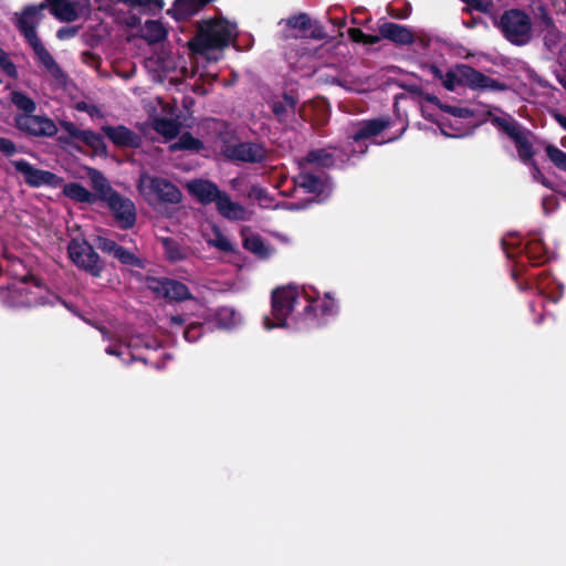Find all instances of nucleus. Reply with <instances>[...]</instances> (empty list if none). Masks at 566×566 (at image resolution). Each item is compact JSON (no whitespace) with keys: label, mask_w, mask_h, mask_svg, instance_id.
I'll use <instances>...</instances> for the list:
<instances>
[{"label":"nucleus","mask_w":566,"mask_h":566,"mask_svg":"<svg viewBox=\"0 0 566 566\" xmlns=\"http://www.w3.org/2000/svg\"><path fill=\"white\" fill-rule=\"evenodd\" d=\"M486 116L495 128L504 133L514 143L518 159L531 168L534 181L541 184L547 189H554L553 182L545 177L539 166L534 160L536 150L530 139V137L533 136V133L510 114H505V116L501 117L494 115L492 112H488Z\"/></svg>","instance_id":"f257e3e1"},{"label":"nucleus","mask_w":566,"mask_h":566,"mask_svg":"<svg viewBox=\"0 0 566 566\" xmlns=\"http://www.w3.org/2000/svg\"><path fill=\"white\" fill-rule=\"evenodd\" d=\"M237 24L223 17L197 21L196 33L188 41L189 51L196 55L209 56L210 52L223 51L237 40Z\"/></svg>","instance_id":"f03ea898"},{"label":"nucleus","mask_w":566,"mask_h":566,"mask_svg":"<svg viewBox=\"0 0 566 566\" xmlns=\"http://www.w3.org/2000/svg\"><path fill=\"white\" fill-rule=\"evenodd\" d=\"M493 24L504 39L516 46H524L533 39V23L528 13L521 9L505 10L500 18L495 15Z\"/></svg>","instance_id":"7ed1b4c3"},{"label":"nucleus","mask_w":566,"mask_h":566,"mask_svg":"<svg viewBox=\"0 0 566 566\" xmlns=\"http://www.w3.org/2000/svg\"><path fill=\"white\" fill-rule=\"evenodd\" d=\"M300 292L296 286L287 285L276 287L271 294V314L273 319L265 316L263 326L270 331L275 327H286L287 317L298 303Z\"/></svg>","instance_id":"20e7f679"},{"label":"nucleus","mask_w":566,"mask_h":566,"mask_svg":"<svg viewBox=\"0 0 566 566\" xmlns=\"http://www.w3.org/2000/svg\"><path fill=\"white\" fill-rule=\"evenodd\" d=\"M67 253L71 261L84 272L94 277H99L104 271L105 263L92 244L85 239L73 238L67 244Z\"/></svg>","instance_id":"39448f33"},{"label":"nucleus","mask_w":566,"mask_h":566,"mask_svg":"<svg viewBox=\"0 0 566 566\" xmlns=\"http://www.w3.org/2000/svg\"><path fill=\"white\" fill-rule=\"evenodd\" d=\"M221 154L233 163L262 164L268 159V149L256 142L224 143Z\"/></svg>","instance_id":"423d86ee"},{"label":"nucleus","mask_w":566,"mask_h":566,"mask_svg":"<svg viewBox=\"0 0 566 566\" xmlns=\"http://www.w3.org/2000/svg\"><path fill=\"white\" fill-rule=\"evenodd\" d=\"M13 125L30 138L53 137L57 133L55 123L45 115H14Z\"/></svg>","instance_id":"0eeeda50"},{"label":"nucleus","mask_w":566,"mask_h":566,"mask_svg":"<svg viewBox=\"0 0 566 566\" xmlns=\"http://www.w3.org/2000/svg\"><path fill=\"white\" fill-rule=\"evenodd\" d=\"M138 188L140 190L147 189L148 193L155 196L159 202L177 205L182 199L180 189L163 177L143 174L139 178Z\"/></svg>","instance_id":"6e6552de"},{"label":"nucleus","mask_w":566,"mask_h":566,"mask_svg":"<svg viewBox=\"0 0 566 566\" xmlns=\"http://www.w3.org/2000/svg\"><path fill=\"white\" fill-rule=\"evenodd\" d=\"M147 287L158 297L168 302H182L193 300L189 287L180 281L169 277L147 276Z\"/></svg>","instance_id":"1a4fd4ad"},{"label":"nucleus","mask_w":566,"mask_h":566,"mask_svg":"<svg viewBox=\"0 0 566 566\" xmlns=\"http://www.w3.org/2000/svg\"><path fill=\"white\" fill-rule=\"evenodd\" d=\"M15 171L23 175L24 182L31 188L61 187L64 179L56 174L34 167L25 159L10 160Z\"/></svg>","instance_id":"9d476101"},{"label":"nucleus","mask_w":566,"mask_h":566,"mask_svg":"<svg viewBox=\"0 0 566 566\" xmlns=\"http://www.w3.org/2000/svg\"><path fill=\"white\" fill-rule=\"evenodd\" d=\"M108 209L112 212L115 222L122 230H129L136 224V207L135 203L119 192H114L107 200Z\"/></svg>","instance_id":"9b49d317"},{"label":"nucleus","mask_w":566,"mask_h":566,"mask_svg":"<svg viewBox=\"0 0 566 566\" xmlns=\"http://www.w3.org/2000/svg\"><path fill=\"white\" fill-rule=\"evenodd\" d=\"M22 285L14 287L9 295V300L13 306L32 307L40 305L42 297L40 291L42 285L38 279L27 275L22 279Z\"/></svg>","instance_id":"f8f14e48"},{"label":"nucleus","mask_w":566,"mask_h":566,"mask_svg":"<svg viewBox=\"0 0 566 566\" xmlns=\"http://www.w3.org/2000/svg\"><path fill=\"white\" fill-rule=\"evenodd\" d=\"M94 242L98 250H101L103 253L112 255L120 264L137 269L145 268V261L142 258L118 244L114 240L97 235Z\"/></svg>","instance_id":"ddd939ff"},{"label":"nucleus","mask_w":566,"mask_h":566,"mask_svg":"<svg viewBox=\"0 0 566 566\" xmlns=\"http://www.w3.org/2000/svg\"><path fill=\"white\" fill-rule=\"evenodd\" d=\"M61 126L65 132H67L70 137L84 143L96 155H107V147L101 134L90 129H81L72 122H62Z\"/></svg>","instance_id":"4468645a"},{"label":"nucleus","mask_w":566,"mask_h":566,"mask_svg":"<svg viewBox=\"0 0 566 566\" xmlns=\"http://www.w3.org/2000/svg\"><path fill=\"white\" fill-rule=\"evenodd\" d=\"M102 130L117 147L139 148L142 145V137L124 125H105Z\"/></svg>","instance_id":"2eb2a0df"},{"label":"nucleus","mask_w":566,"mask_h":566,"mask_svg":"<svg viewBox=\"0 0 566 566\" xmlns=\"http://www.w3.org/2000/svg\"><path fill=\"white\" fill-rule=\"evenodd\" d=\"M465 72L462 77L469 83L471 90L504 92L510 88L506 83L492 78L474 67Z\"/></svg>","instance_id":"dca6fc26"},{"label":"nucleus","mask_w":566,"mask_h":566,"mask_svg":"<svg viewBox=\"0 0 566 566\" xmlns=\"http://www.w3.org/2000/svg\"><path fill=\"white\" fill-rule=\"evenodd\" d=\"M391 125V118L389 116H380L371 119L361 120L357 124V128L352 135L354 142L359 143L361 140L376 137Z\"/></svg>","instance_id":"f3484780"},{"label":"nucleus","mask_w":566,"mask_h":566,"mask_svg":"<svg viewBox=\"0 0 566 566\" xmlns=\"http://www.w3.org/2000/svg\"><path fill=\"white\" fill-rule=\"evenodd\" d=\"M379 34L396 45H411L415 42L413 32L406 25L394 22H384L379 25Z\"/></svg>","instance_id":"a211bd4d"},{"label":"nucleus","mask_w":566,"mask_h":566,"mask_svg":"<svg viewBox=\"0 0 566 566\" xmlns=\"http://www.w3.org/2000/svg\"><path fill=\"white\" fill-rule=\"evenodd\" d=\"M335 314H337V305L331 293H325L319 304H316V300L308 297L307 304L303 310V315L314 321H319L325 316H333ZM317 323L318 325L321 324L319 322Z\"/></svg>","instance_id":"6ab92c4d"},{"label":"nucleus","mask_w":566,"mask_h":566,"mask_svg":"<svg viewBox=\"0 0 566 566\" xmlns=\"http://www.w3.org/2000/svg\"><path fill=\"white\" fill-rule=\"evenodd\" d=\"M190 193L197 198V200L207 206L212 202L216 203L222 190L210 180L197 179L188 185Z\"/></svg>","instance_id":"aec40b11"},{"label":"nucleus","mask_w":566,"mask_h":566,"mask_svg":"<svg viewBox=\"0 0 566 566\" xmlns=\"http://www.w3.org/2000/svg\"><path fill=\"white\" fill-rule=\"evenodd\" d=\"M212 0H175L172 7L167 11L176 21H185L197 14Z\"/></svg>","instance_id":"412c9836"},{"label":"nucleus","mask_w":566,"mask_h":566,"mask_svg":"<svg viewBox=\"0 0 566 566\" xmlns=\"http://www.w3.org/2000/svg\"><path fill=\"white\" fill-rule=\"evenodd\" d=\"M216 206L218 212L226 219L233 221H243L247 219L245 208L238 202H233L226 191H221L216 201Z\"/></svg>","instance_id":"4be33fe9"},{"label":"nucleus","mask_w":566,"mask_h":566,"mask_svg":"<svg viewBox=\"0 0 566 566\" xmlns=\"http://www.w3.org/2000/svg\"><path fill=\"white\" fill-rule=\"evenodd\" d=\"M165 259L169 263H177L187 260L191 255V249L176 240L175 238L166 237L160 239Z\"/></svg>","instance_id":"5701e85b"},{"label":"nucleus","mask_w":566,"mask_h":566,"mask_svg":"<svg viewBox=\"0 0 566 566\" xmlns=\"http://www.w3.org/2000/svg\"><path fill=\"white\" fill-rule=\"evenodd\" d=\"M282 97V101H274L270 106L275 119L280 124H285L287 117L295 114L298 99L292 93H283Z\"/></svg>","instance_id":"b1692460"},{"label":"nucleus","mask_w":566,"mask_h":566,"mask_svg":"<svg viewBox=\"0 0 566 566\" xmlns=\"http://www.w3.org/2000/svg\"><path fill=\"white\" fill-rule=\"evenodd\" d=\"M62 193L71 200L80 203L93 205L97 201V196H95V193L87 190L82 184L75 181L65 184Z\"/></svg>","instance_id":"393cba45"},{"label":"nucleus","mask_w":566,"mask_h":566,"mask_svg":"<svg viewBox=\"0 0 566 566\" xmlns=\"http://www.w3.org/2000/svg\"><path fill=\"white\" fill-rule=\"evenodd\" d=\"M88 177L92 188L96 191L95 196H97V200L105 202L107 197L116 192L99 170L90 168Z\"/></svg>","instance_id":"a878e982"},{"label":"nucleus","mask_w":566,"mask_h":566,"mask_svg":"<svg viewBox=\"0 0 566 566\" xmlns=\"http://www.w3.org/2000/svg\"><path fill=\"white\" fill-rule=\"evenodd\" d=\"M524 252L534 266L542 265L548 261L547 248L541 239L530 240L524 248Z\"/></svg>","instance_id":"bb28decb"},{"label":"nucleus","mask_w":566,"mask_h":566,"mask_svg":"<svg viewBox=\"0 0 566 566\" xmlns=\"http://www.w3.org/2000/svg\"><path fill=\"white\" fill-rule=\"evenodd\" d=\"M46 8L45 3H40L39 6L30 4L27 6L22 13L17 18L15 25L18 30L21 32V27H33L36 29V24L39 23L41 11Z\"/></svg>","instance_id":"cd10ccee"},{"label":"nucleus","mask_w":566,"mask_h":566,"mask_svg":"<svg viewBox=\"0 0 566 566\" xmlns=\"http://www.w3.org/2000/svg\"><path fill=\"white\" fill-rule=\"evenodd\" d=\"M51 4L52 13L61 21L72 22L77 19V12L69 0H48Z\"/></svg>","instance_id":"c85d7f7f"},{"label":"nucleus","mask_w":566,"mask_h":566,"mask_svg":"<svg viewBox=\"0 0 566 566\" xmlns=\"http://www.w3.org/2000/svg\"><path fill=\"white\" fill-rule=\"evenodd\" d=\"M473 67L468 64H458L454 71H448L442 80L443 87L451 92L455 90L457 85L469 87V83L465 82L462 77V75H464V73H467L465 71Z\"/></svg>","instance_id":"c756f323"},{"label":"nucleus","mask_w":566,"mask_h":566,"mask_svg":"<svg viewBox=\"0 0 566 566\" xmlns=\"http://www.w3.org/2000/svg\"><path fill=\"white\" fill-rule=\"evenodd\" d=\"M11 103L18 108L15 115H32L36 111V103L29 95L21 91H12L10 94Z\"/></svg>","instance_id":"7c9ffc66"},{"label":"nucleus","mask_w":566,"mask_h":566,"mask_svg":"<svg viewBox=\"0 0 566 566\" xmlns=\"http://www.w3.org/2000/svg\"><path fill=\"white\" fill-rule=\"evenodd\" d=\"M304 161L322 168H329L335 165V156L325 148L312 149L304 157Z\"/></svg>","instance_id":"2f4dec72"},{"label":"nucleus","mask_w":566,"mask_h":566,"mask_svg":"<svg viewBox=\"0 0 566 566\" xmlns=\"http://www.w3.org/2000/svg\"><path fill=\"white\" fill-rule=\"evenodd\" d=\"M298 186L303 188L306 192L319 196L324 191V182L323 180L311 172H302L297 178Z\"/></svg>","instance_id":"473e14b6"},{"label":"nucleus","mask_w":566,"mask_h":566,"mask_svg":"<svg viewBox=\"0 0 566 566\" xmlns=\"http://www.w3.org/2000/svg\"><path fill=\"white\" fill-rule=\"evenodd\" d=\"M243 248L260 259L270 256V249L265 245L264 240L259 234H251L243 239Z\"/></svg>","instance_id":"72a5a7b5"},{"label":"nucleus","mask_w":566,"mask_h":566,"mask_svg":"<svg viewBox=\"0 0 566 566\" xmlns=\"http://www.w3.org/2000/svg\"><path fill=\"white\" fill-rule=\"evenodd\" d=\"M154 129L167 139L177 137L180 132L179 124L175 119L167 117L155 119Z\"/></svg>","instance_id":"f704fd0d"},{"label":"nucleus","mask_w":566,"mask_h":566,"mask_svg":"<svg viewBox=\"0 0 566 566\" xmlns=\"http://www.w3.org/2000/svg\"><path fill=\"white\" fill-rule=\"evenodd\" d=\"M145 28V39L150 44L160 43L167 38V30L164 28L160 21L147 20Z\"/></svg>","instance_id":"c9c22d12"},{"label":"nucleus","mask_w":566,"mask_h":566,"mask_svg":"<svg viewBox=\"0 0 566 566\" xmlns=\"http://www.w3.org/2000/svg\"><path fill=\"white\" fill-rule=\"evenodd\" d=\"M39 63L43 65V67L50 72L53 76H57L62 73L61 67L55 62L54 57L51 55V53L45 49L44 45L33 50Z\"/></svg>","instance_id":"e433bc0d"},{"label":"nucleus","mask_w":566,"mask_h":566,"mask_svg":"<svg viewBox=\"0 0 566 566\" xmlns=\"http://www.w3.org/2000/svg\"><path fill=\"white\" fill-rule=\"evenodd\" d=\"M170 148L171 150H190L198 153L203 149V143L199 138L193 137L189 132H186Z\"/></svg>","instance_id":"4c0bfd02"},{"label":"nucleus","mask_w":566,"mask_h":566,"mask_svg":"<svg viewBox=\"0 0 566 566\" xmlns=\"http://www.w3.org/2000/svg\"><path fill=\"white\" fill-rule=\"evenodd\" d=\"M216 321L220 327L230 328L238 322V313L229 306H221L216 311Z\"/></svg>","instance_id":"58836bf2"},{"label":"nucleus","mask_w":566,"mask_h":566,"mask_svg":"<svg viewBox=\"0 0 566 566\" xmlns=\"http://www.w3.org/2000/svg\"><path fill=\"white\" fill-rule=\"evenodd\" d=\"M545 153L551 163L559 170L566 172V153L553 144L545 146Z\"/></svg>","instance_id":"ea45409f"},{"label":"nucleus","mask_w":566,"mask_h":566,"mask_svg":"<svg viewBox=\"0 0 566 566\" xmlns=\"http://www.w3.org/2000/svg\"><path fill=\"white\" fill-rule=\"evenodd\" d=\"M536 18L542 31L549 30L551 33L556 34V24L546 7L539 6L537 8Z\"/></svg>","instance_id":"a19ab883"},{"label":"nucleus","mask_w":566,"mask_h":566,"mask_svg":"<svg viewBox=\"0 0 566 566\" xmlns=\"http://www.w3.org/2000/svg\"><path fill=\"white\" fill-rule=\"evenodd\" d=\"M205 333V324L192 322L186 325L184 329V338L189 343H195L201 338Z\"/></svg>","instance_id":"79ce46f5"},{"label":"nucleus","mask_w":566,"mask_h":566,"mask_svg":"<svg viewBox=\"0 0 566 566\" xmlns=\"http://www.w3.org/2000/svg\"><path fill=\"white\" fill-rule=\"evenodd\" d=\"M0 67L6 75L12 80L18 78L19 73L15 64L9 57V54L0 46Z\"/></svg>","instance_id":"37998d69"},{"label":"nucleus","mask_w":566,"mask_h":566,"mask_svg":"<svg viewBox=\"0 0 566 566\" xmlns=\"http://www.w3.org/2000/svg\"><path fill=\"white\" fill-rule=\"evenodd\" d=\"M24 153L23 146H18L12 139L0 137V154L11 158L17 154Z\"/></svg>","instance_id":"c03bdc74"},{"label":"nucleus","mask_w":566,"mask_h":566,"mask_svg":"<svg viewBox=\"0 0 566 566\" xmlns=\"http://www.w3.org/2000/svg\"><path fill=\"white\" fill-rule=\"evenodd\" d=\"M287 25L301 31H307L312 28V20L306 13H300L287 19Z\"/></svg>","instance_id":"a18cd8bd"},{"label":"nucleus","mask_w":566,"mask_h":566,"mask_svg":"<svg viewBox=\"0 0 566 566\" xmlns=\"http://www.w3.org/2000/svg\"><path fill=\"white\" fill-rule=\"evenodd\" d=\"M209 244L217 248L218 250H220L222 252L230 253V252L234 251L233 244L218 229L216 230L214 239L210 240Z\"/></svg>","instance_id":"49530a36"},{"label":"nucleus","mask_w":566,"mask_h":566,"mask_svg":"<svg viewBox=\"0 0 566 566\" xmlns=\"http://www.w3.org/2000/svg\"><path fill=\"white\" fill-rule=\"evenodd\" d=\"M25 41L30 44V46L32 48V50H35L40 46H42V42L41 40L39 39L38 34H36V29L33 28V27H21V32H20Z\"/></svg>","instance_id":"de8ad7c7"},{"label":"nucleus","mask_w":566,"mask_h":566,"mask_svg":"<svg viewBox=\"0 0 566 566\" xmlns=\"http://www.w3.org/2000/svg\"><path fill=\"white\" fill-rule=\"evenodd\" d=\"M443 112L458 118H470L473 112L468 107H459L447 104L443 106Z\"/></svg>","instance_id":"09e8293b"},{"label":"nucleus","mask_w":566,"mask_h":566,"mask_svg":"<svg viewBox=\"0 0 566 566\" xmlns=\"http://www.w3.org/2000/svg\"><path fill=\"white\" fill-rule=\"evenodd\" d=\"M469 8L465 9V11H470V9L490 14L493 9V2L491 0L483 1V0H471Z\"/></svg>","instance_id":"8fccbe9b"},{"label":"nucleus","mask_w":566,"mask_h":566,"mask_svg":"<svg viewBox=\"0 0 566 566\" xmlns=\"http://www.w3.org/2000/svg\"><path fill=\"white\" fill-rule=\"evenodd\" d=\"M120 2L128 4L130 7H146L149 4L156 6L158 9L164 8V0H119Z\"/></svg>","instance_id":"3c124183"},{"label":"nucleus","mask_w":566,"mask_h":566,"mask_svg":"<svg viewBox=\"0 0 566 566\" xmlns=\"http://www.w3.org/2000/svg\"><path fill=\"white\" fill-rule=\"evenodd\" d=\"M544 43L548 49H552L553 45H556L557 42L560 40V31L556 27V34L551 33L549 30H544Z\"/></svg>","instance_id":"603ef678"},{"label":"nucleus","mask_w":566,"mask_h":566,"mask_svg":"<svg viewBox=\"0 0 566 566\" xmlns=\"http://www.w3.org/2000/svg\"><path fill=\"white\" fill-rule=\"evenodd\" d=\"M365 32L359 28H350L348 29V36L353 42L364 43L365 41Z\"/></svg>","instance_id":"864d4df0"},{"label":"nucleus","mask_w":566,"mask_h":566,"mask_svg":"<svg viewBox=\"0 0 566 566\" xmlns=\"http://www.w3.org/2000/svg\"><path fill=\"white\" fill-rule=\"evenodd\" d=\"M311 30V38L312 39H315V40H323L326 38V34L324 32V28L321 25V24H313L312 23V28L310 29Z\"/></svg>","instance_id":"5fc2aeb1"},{"label":"nucleus","mask_w":566,"mask_h":566,"mask_svg":"<svg viewBox=\"0 0 566 566\" xmlns=\"http://www.w3.org/2000/svg\"><path fill=\"white\" fill-rule=\"evenodd\" d=\"M77 30L72 27L61 28L57 30L56 36L60 40L73 38L76 34Z\"/></svg>","instance_id":"6e6d98bb"},{"label":"nucleus","mask_w":566,"mask_h":566,"mask_svg":"<svg viewBox=\"0 0 566 566\" xmlns=\"http://www.w3.org/2000/svg\"><path fill=\"white\" fill-rule=\"evenodd\" d=\"M251 196H253L256 200L262 201L268 198V191L264 188L253 186L251 188Z\"/></svg>","instance_id":"4d7b16f0"},{"label":"nucleus","mask_w":566,"mask_h":566,"mask_svg":"<svg viewBox=\"0 0 566 566\" xmlns=\"http://www.w3.org/2000/svg\"><path fill=\"white\" fill-rule=\"evenodd\" d=\"M169 323L170 325L184 326L187 323V318L185 315L181 314L171 315L169 317Z\"/></svg>","instance_id":"13d9d810"},{"label":"nucleus","mask_w":566,"mask_h":566,"mask_svg":"<svg viewBox=\"0 0 566 566\" xmlns=\"http://www.w3.org/2000/svg\"><path fill=\"white\" fill-rule=\"evenodd\" d=\"M424 99L437 106L439 109H441L443 112V106H446L447 104L442 103L439 97H437L436 95H431V94H427V96L424 97Z\"/></svg>","instance_id":"bf43d9fd"},{"label":"nucleus","mask_w":566,"mask_h":566,"mask_svg":"<svg viewBox=\"0 0 566 566\" xmlns=\"http://www.w3.org/2000/svg\"><path fill=\"white\" fill-rule=\"evenodd\" d=\"M553 118L558 123V125L566 130V116L558 113V112H555L553 114Z\"/></svg>","instance_id":"052dcab7"},{"label":"nucleus","mask_w":566,"mask_h":566,"mask_svg":"<svg viewBox=\"0 0 566 566\" xmlns=\"http://www.w3.org/2000/svg\"><path fill=\"white\" fill-rule=\"evenodd\" d=\"M380 39H382L379 35H375V34H365V41H364V44H369V45H373V44H376L380 41Z\"/></svg>","instance_id":"680f3d73"},{"label":"nucleus","mask_w":566,"mask_h":566,"mask_svg":"<svg viewBox=\"0 0 566 566\" xmlns=\"http://www.w3.org/2000/svg\"><path fill=\"white\" fill-rule=\"evenodd\" d=\"M430 71L436 78L441 81L443 80L444 73L437 65L432 64L430 66Z\"/></svg>","instance_id":"e2e57ef3"},{"label":"nucleus","mask_w":566,"mask_h":566,"mask_svg":"<svg viewBox=\"0 0 566 566\" xmlns=\"http://www.w3.org/2000/svg\"><path fill=\"white\" fill-rule=\"evenodd\" d=\"M105 352H106V354L112 355V356L119 357L122 355V350L118 346H113V345L107 346Z\"/></svg>","instance_id":"0e129e2a"},{"label":"nucleus","mask_w":566,"mask_h":566,"mask_svg":"<svg viewBox=\"0 0 566 566\" xmlns=\"http://www.w3.org/2000/svg\"><path fill=\"white\" fill-rule=\"evenodd\" d=\"M501 245H502V249H503V251L505 252L506 256H507L509 259H513V258H514V255H513V253L510 251V244H509L504 239H502V241H501Z\"/></svg>","instance_id":"69168bd1"},{"label":"nucleus","mask_w":566,"mask_h":566,"mask_svg":"<svg viewBox=\"0 0 566 566\" xmlns=\"http://www.w3.org/2000/svg\"><path fill=\"white\" fill-rule=\"evenodd\" d=\"M557 81L566 91V73L564 75H557Z\"/></svg>","instance_id":"338daca9"},{"label":"nucleus","mask_w":566,"mask_h":566,"mask_svg":"<svg viewBox=\"0 0 566 566\" xmlns=\"http://www.w3.org/2000/svg\"><path fill=\"white\" fill-rule=\"evenodd\" d=\"M480 21H481V19H480V18H473V19H472V21H471L470 23H465V25H467L468 28H473V27H475Z\"/></svg>","instance_id":"774afa93"}]
</instances>
